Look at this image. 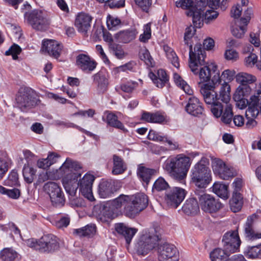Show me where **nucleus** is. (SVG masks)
<instances>
[{
	"label": "nucleus",
	"instance_id": "obj_52",
	"mask_svg": "<svg viewBox=\"0 0 261 261\" xmlns=\"http://www.w3.org/2000/svg\"><path fill=\"white\" fill-rule=\"evenodd\" d=\"M246 31V26L243 24H241L239 22V25L238 27L233 28L231 29L232 35L237 38H241Z\"/></svg>",
	"mask_w": 261,
	"mask_h": 261
},
{
	"label": "nucleus",
	"instance_id": "obj_35",
	"mask_svg": "<svg viewBox=\"0 0 261 261\" xmlns=\"http://www.w3.org/2000/svg\"><path fill=\"white\" fill-rule=\"evenodd\" d=\"M94 82L97 85L98 89L100 92H104L107 87L108 81L105 73L102 71L95 74L93 76Z\"/></svg>",
	"mask_w": 261,
	"mask_h": 261
},
{
	"label": "nucleus",
	"instance_id": "obj_60",
	"mask_svg": "<svg viewBox=\"0 0 261 261\" xmlns=\"http://www.w3.org/2000/svg\"><path fill=\"white\" fill-rule=\"evenodd\" d=\"M152 0H135V2L142 10L147 12L152 5Z\"/></svg>",
	"mask_w": 261,
	"mask_h": 261
},
{
	"label": "nucleus",
	"instance_id": "obj_22",
	"mask_svg": "<svg viewBox=\"0 0 261 261\" xmlns=\"http://www.w3.org/2000/svg\"><path fill=\"white\" fill-rule=\"evenodd\" d=\"M42 49L50 56L57 59L62 51V45L55 40L48 39L42 42Z\"/></svg>",
	"mask_w": 261,
	"mask_h": 261
},
{
	"label": "nucleus",
	"instance_id": "obj_24",
	"mask_svg": "<svg viewBox=\"0 0 261 261\" xmlns=\"http://www.w3.org/2000/svg\"><path fill=\"white\" fill-rule=\"evenodd\" d=\"M186 110L191 115L199 117L203 113V108L199 99L196 97L192 96L189 98Z\"/></svg>",
	"mask_w": 261,
	"mask_h": 261
},
{
	"label": "nucleus",
	"instance_id": "obj_38",
	"mask_svg": "<svg viewBox=\"0 0 261 261\" xmlns=\"http://www.w3.org/2000/svg\"><path fill=\"white\" fill-rule=\"evenodd\" d=\"M95 232L96 226L93 224H90L81 228L74 229L73 233L79 237H89L93 235Z\"/></svg>",
	"mask_w": 261,
	"mask_h": 261
},
{
	"label": "nucleus",
	"instance_id": "obj_15",
	"mask_svg": "<svg viewBox=\"0 0 261 261\" xmlns=\"http://www.w3.org/2000/svg\"><path fill=\"white\" fill-rule=\"evenodd\" d=\"M222 242L224 249L230 253L236 252L241 244V240L237 230L225 233L223 236Z\"/></svg>",
	"mask_w": 261,
	"mask_h": 261
},
{
	"label": "nucleus",
	"instance_id": "obj_16",
	"mask_svg": "<svg viewBox=\"0 0 261 261\" xmlns=\"http://www.w3.org/2000/svg\"><path fill=\"white\" fill-rule=\"evenodd\" d=\"M212 168L215 173L224 179L228 180L236 175V172L231 167H228L220 159H214L212 162Z\"/></svg>",
	"mask_w": 261,
	"mask_h": 261
},
{
	"label": "nucleus",
	"instance_id": "obj_62",
	"mask_svg": "<svg viewBox=\"0 0 261 261\" xmlns=\"http://www.w3.org/2000/svg\"><path fill=\"white\" fill-rule=\"evenodd\" d=\"M121 21L118 18L109 16L108 17L107 24L109 30H113L114 28L120 25Z\"/></svg>",
	"mask_w": 261,
	"mask_h": 261
},
{
	"label": "nucleus",
	"instance_id": "obj_45",
	"mask_svg": "<svg viewBox=\"0 0 261 261\" xmlns=\"http://www.w3.org/2000/svg\"><path fill=\"white\" fill-rule=\"evenodd\" d=\"M225 103L223 105L219 102H215V104L211 105V111L213 115L216 118L222 116V118L223 115L225 111Z\"/></svg>",
	"mask_w": 261,
	"mask_h": 261
},
{
	"label": "nucleus",
	"instance_id": "obj_41",
	"mask_svg": "<svg viewBox=\"0 0 261 261\" xmlns=\"http://www.w3.org/2000/svg\"><path fill=\"white\" fill-rule=\"evenodd\" d=\"M251 89L247 85L239 86L233 94V99H238L239 97L247 98L251 93Z\"/></svg>",
	"mask_w": 261,
	"mask_h": 261
},
{
	"label": "nucleus",
	"instance_id": "obj_23",
	"mask_svg": "<svg viewBox=\"0 0 261 261\" xmlns=\"http://www.w3.org/2000/svg\"><path fill=\"white\" fill-rule=\"evenodd\" d=\"M97 63L89 56L81 54L76 58V65L82 71L90 73L97 66Z\"/></svg>",
	"mask_w": 261,
	"mask_h": 261
},
{
	"label": "nucleus",
	"instance_id": "obj_63",
	"mask_svg": "<svg viewBox=\"0 0 261 261\" xmlns=\"http://www.w3.org/2000/svg\"><path fill=\"white\" fill-rule=\"evenodd\" d=\"M27 245L31 248H34L36 250L40 252V239L37 240L35 239L32 238L28 239L26 241Z\"/></svg>",
	"mask_w": 261,
	"mask_h": 261
},
{
	"label": "nucleus",
	"instance_id": "obj_5",
	"mask_svg": "<svg viewBox=\"0 0 261 261\" xmlns=\"http://www.w3.org/2000/svg\"><path fill=\"white\" fill-rule=\"evenodd\" d=\"M153 231H144L137 240L135 244L134 250L138 255H146L157 245L160 239Z\"/></svg>",
	"mask_w": 261,
	"mask_h": 261
},
{
	"label": "nucleus",
	"instance_id": "obj_4",
	"mask_svg": "<svg viewBox=\"0 0 261 261\" xmlns=\"http://www.w3.org/2000/svg\"><path fill=\"white\" fill-rule=\"evenodd\" d=\"M195 197L198 199L199 204L201 210L205 213H215L223 207L222 204L218 199L207 194L204 189H196Z\"/></svg>",
	"mask_w": 261,
	"mask_h": 261
},
{
	"label": "nucleus",
	"instance_id": "obj_7",
	"mask_svg": "<svg viewBox=\"0 0 261 261\" xmlns=\"http://www.w3.org/2000/svg\"><path fill=\"white\" fill-rule=\"evenodd\" d=\"M147 196L144 193L129 196L128 204L125 207V213L129 217H134L143 210L148 204Z\"/></svg>",
	"mask_w": 261,
	"mask_h": 261
},
{
	"label": "nucleus",
	"instance_id": "obj_54",
	"mask_svg": "<svg viewBox=\"0 0 261 261\" xmlns=\"http://www.w3.org/2000/svg\"><path fill=\"white\" fill-rule=\"evenodd\" d=\"M56 178L51 172H42L39 174L36 184L40 185L48 180Z\"/></svg>",
	"mask_w": 261,
	"mask_h": 261
},
{
	"label": "nucleus",
	"instance_id": "obj_11",
	"mask_svg": "<svg viewBox=\"0 0 261 261\" xmlns=\"http://www.w3.org/2000/svg\"><path fill=\"white\" fill-rule=\"evenodd\" d=\"M129 203V196L121 195L118 197L115 198L111 203L100 204L95 207V209L98 208L99 211V216H103L105 218H110L113 213L114 209H118L122 206L125 207Z\"/></svg>",
	"mask_w": 261,
	"mask_h": 261
},
{
	"label": "nucleus",
	"instance_id": "obj_61",
	"mask_svg": "<svg viewBox=\"0 0 261 261\" xmlns=\"http://www.w3.org/2000/svg\"><path fill=\"white\" fill-rule=\"evenodd\" d=\"M165 136H161L160 133L153 130H150L148 134V139L150 140L162 142Z\"/></svg>",
	"mask_w": 261,
	"mask_h": 261
},
{
	"label": "nucleus",
	"instance_id": "obj_36",
	"mask_svg": "<svg viewBox=\"0 0 261 261\" xmlns=\"http://www.w3.org/2000/svg\"><path fill=\"white\" fill-rule=\"evenodd\" d=\"M230 254L225 249L218 248L210 253V256L212 261H226Z\"/></svg>",
	"mask_w": 261,
	"mask_h": 261
},
{
	"label": "nucleus",
	"instance_id": "obj_53",
	"mask_svg": "<svg viewBox=\"0 0 261 261\" xmlns=\"http://www.w3.org/2000/svg\"><path fill=\"white\" fill-rule=\"evenodd\" d=\"M21 49L19 46L17 44H14L11 47L5 52V55L7 56L12 55L14 60H16L18 58V55L20 53Z\"/></svg>",
	"mask_w": 261,
	"mask_h": 261
},
{
	"label": "nucleus",
	"instance_id": "obj_25",
	"mask_svg": "<svg viewBox=\"0 0 261 261\" xmlns=\"http://www.w3.org/2000/svg\"><path fill=\"white\" fill-rule=\"evenodd\" d=\"M198 199L195 197V190L192 197L188 199L182 207L183 212L187 215H194L199 211Z\"/></svg>",
	"mask_w": 261,
	"mask_h": 261
},
{
	"label": "nucleus",
	"instance_id": "obj_20",
	"mask_svg": "<svg viewBox=\"0 0 261 261\" xmlns=\"http://www.w3.org/2000/svg\"><path fill=\"white\" fill-rule=\"evenodd\" d=\"M59 248V242L56 236L49 234L40 238V252L51 253Z\"/></svg>",
	"mask_w": 261,
	"mask_h": 261
},
{
	"label": "nucleus",
	"instance_id": "obj_43",
	"mask_svg": "<svg viewBox=\"0 0 261 261\" xmlns=\"http://www.w3.org/2000/svg\"><path fill=\"white\" fill-rule=\"evenodd\" d=\"M17 257V252L10 248H4L0 252V258L4 261H13Z\"/></svg>",
	"mask_w": 261,
	"mask_h": 261
},
{
	"label": "nucleus",
	"instance_id": "obj_42",
	"mask_svg": "<svg viewBox=\"0 0 261 261\" xmlns=\"http://www.w3.org/2000/svg\"><path fill=\"white\" fill-rule=\"evenodd\" d=\"M236 79L238 83L242 84V85H244L255 82L256 77L247 73L241 72L236 75Z\"/></svg>",
	"mask_w": 261,
	"mask_h": 261
},
{
	"label": "nucleus",
	"instance_id": "obj_49",
	"mask_svg": "<svg viewBox=\"0 0 261 261\" xmlns=\"http://www.w3.org/2000/svg\"><path fill=\"white\" fill-rule=\"evenodd\" d=\"M109 48L112 53L118 59H122L124 56V51L121 47L115 43H111L109 45Z\"/></svg>",
	"mask_w": 261,
	"mask_h": 261
},
{
	"label": "nucleus",
	"instance_id": "obj_58",
	"mask_svg": "<svg viewBox=\"0 0 261 261\" xmlns=\"http://www.w3.org/2000/svg\"><path fill=\"white\" fill-rule=\"evenodd\" d=\"M243 9L244 11L243 17L240 19V22L241 24H243L245 26H247L251 18L252 11L251 8H247L246 9L245 8Z\"/></svg>",
	"mask_w": 261,
	"mask_h": 261
},
{
	"label": "nucleus",
	"instance_id": "obj_56",
	"mask_svg": "<svg viewBox=\"0 0 261 261\" xmlns=\"http://www.w3.org/2000/svg\"><path fill=\"white\" fill-rule=\"evenodd\" d=\"M167 57L169 60L171 61L172 65L176 68L179 67V63L178 58L176 53L171 49L169 48L167 53Z\"/></svg>",
	"mask_w": 261,
	"mask_h": 261
},
{
	"label": "nucleus",
	"instance_id": "obj_44",
	"mask_svg": "<svg viewBox=\"0 0 261 261\" xmlns=\"http://www.w3.org/2000/svg\"><path fill=\"white\" fill-rule=\"evenodd\" d=\"M23 176L24 180L29 183H32L35 176L36 170L30 165L24 164L22 170Z\"/></svg>",
	"mask_w": 261,
	"mask_h": 261
},
{
	"label": "nucleus",
	"instance_id": "obj_19",
	"mask_svg": "<svg viewBox=\"0 0 261 261\" xmlns=\"http://www.w3.org/2000/svg\"><path fill=\"white\" fill-rule=\"evenodd\" d=\"M92 18L91 16L85 13L78 14L74 22L75 27L78 32L85 36H88L91 29Z\"/></svg>",
	"mask_w": 261,
	"mask_h": 261
},
{
	"label": "nucleus",
	"instance_id": "obj_10",
	"mask_svg": "<svg viewBox=\"0 0 261 261\" xmlns=\"http://www.w3.org/2000/svg\"><path fill=\"white\" fill-rule=\"evenodd\" d=\"M261 114V93H258L257 95H252L250 97L249 108L246 111V117L247 121L246 125L248 128H252L257 125L254 118Z\"/></svg>",
	"mask_w": 261,
	"mask_h": 261
},
{
	"label": "nucleus",
	"instance_id": "obj_50",
	"mask_svg": "<svg viewBox=\"0 0 261 261\" xmlns=\"http://www.w3.org/2000/svg\"><path fill=\"white\" fill-rule=\"evenodd\" d=\"M144 32L139 37V40L142 42H146L151 37L150 24L147 23L144 26Z\"/></svg>",
	"mask_w": 261,
	"mask_h": 261
},
{
	"label": "nucleus",
	"instance_id": "obj_51",
	"mask_svg": "<svg viewBox=\"0 0 261 261\" xmlns=\"http://www.w3.org/2000/svg\"><path fill=\"white\" fill-rule=\"evenodd\" d=\"M138 86V83L135 81H128L126 83L122 84L120 86V89L124 92H132Z\"/></svg>",
	"mask_w": 261,
	"mask_h": 261
},
{
	"label": "nucleus",
	"instance_id": "obj_6",
	"mask_svg": "<svg viewBox=\"0 0 261 261\" xmlns=\"http://www.w3.org/2000/svg\"><path fill=\"white\" fill-rule=\"evenodd\" d=\"M15 99L16 107L22 112H27L39 101L36 98L34 91L29 87H21Z\"/></svg>",
	"mask_w": 261,
	"mask_h": 261
},
{
	"label": "nucleus",
	"instance_id": "obj_30",
	"mask_svg": "<svg viewBox=\"0 0 261 261\" xmlns=\"http://www.w3.org/2000/svg\"><path fill=\"white\" fill-rule=\"evenodd\" d=\"M245 236L249 240H254L261 238V232H255L254 223L251 217L248 218L244 226Z\"/></svg>",
	"mask_w": 261,
	"mask_h": 261
},
{
	"label": "nucleus",
	"instance_id": "obj_17",
	"mask_svg": "<svg viewBox=\"0 0 261 261\" xmlns=\"http://www.w3.org/2000/svg\"><path fill=\"white\" fill-rule=\"evenodd\" d=\"M95 177L90 174H85L78 183L79 188L81 194L91 201L95 200L92 192L93 182Z\"/></svg>",
	"mask_w": 261,
	"mask_h": 261
},
{
	"label": "nucleus",
	"instance_id": "obj_48",
	"mask_svg": "<svg viewBox=\"0 0 261 261\" xmlns=\"http://www.w3.org/2000/svg\"><path fill=\"white\" fill-rule=\"evenodd\" d=\"M261 254V244L250 247L246 252V255L250 258H255Z\"/></svg>",
	"mask_w": 261,
	"mask_h": 261
},
{
	"label": "nucleus",
	"instance_id": "obj_1",
	"mask_svg": "<svg viewBox=\"0 0 261 261\" xmlns=\"http://www.w3.org/2000/svg\"><path fill=\"white\" fill-rule=\"evenodd\" d=\"M189 48V66L194 74H198L200 80L198 84L200 87L201 83L206 82L210 80L212 74L210 67L212 66L211 65L210 66L205 64V56L200 43L196 44L193 49L192 45H190Z\"/></svg>",
	"mask_w": 261,
	"mask_h": 261
},
{
	"label": "nucleus",
	"instance_id": "obj_18",
	"mask_svg": "<svg viewBox=\"0 0 261 261\" xmlns=\"http://www.w3.org/2000/svg\"><path fill=\"white\" fill-rule=\"evenodd\" d=\"M186 195L185 189L174 187L166 192L165 199L169 205L176 208L184 199Z\"/></svg>",
	"mask_w": 261,
	"mask_h": 261
},
{
	"label": "nucleus",
	"instance_id": "obj_59",
	"mask_svg": "<svg viewBox=\"0 0 261 261\" xmlns=\"http://www.w3.org/2000/svg\"><path fill=\"white\" fill-rule=\"evenodd\" d=\"M211 66H212V70L213 73L214 75L213 76L212 78V84H210L211 85H215L216 87L217 84H219L221 81V77H220L219 72L217 71V67L216 65L214 64H212Z\"/></svg>",
	"mask_w": 261,
	"mask_h": 261
},
{
	"label": "nucleus",
	"instance_id": "obj_28",
	"mask_svg": "<svg viewBox=\"0 0 261 261\" xmlns=\"http://www.w3.org/2000/svg\"><path fill=\"white\" fill-rule=\"evenodd\" d=\"M115 188L113 182L105 180L100 182L98 193L101 198H108L113 194Z\"/></svg>",
	"mask_w": 261,
	"mask_h": 261
},
{
	"label": "nucleus",
	"instance_id": "obj_9",
	"mask_svg": "<svg viewBox=\"0 0 261 261\" xmlns=\"http://www.w3.org/2000/svg\"><path fill=\"white\" fill-rule=\"evenodd\" d=\"M230 89V86L228 82L225 81L221 84L219 91V99H220L222 101L225 103V111L222 116V121L226 124H229L231 122L233 116L232 106L229 103Z\"/></svg>",
	"mask_w": 261,
	"mask_h": 261
},
{
	"label": "nucleus",
	"instance_id": "obj_40",
	"mask_svg": "<svg viewBox=\"0 0 261 261\" xmlns=\"http://www.w3.org/2000/svg\"><path fill=\"white\" fill-rule=\"evenodd\" d=\"M139 56L140 60L144 61L148 67L153 66V59L150 56L149 50L146 48H141L139 51Z\"/></svg>",
	"mask_w": 261,
	"mask_h": 261
},
{
	"label": "nucleus",
	"instance_id": "obj_37",
	"mask_svg": "<svg viewBox=\"0 0 261 261\" xmlns=\"http://www.w3.org/2000/svg\"><path fill=\"white\" fill-rule=\"evenodd\" d=\"M229 204L230 209L233 212H238L241 209L243 201L240 193L237 192L233 193L232 197L229 201Z\"/></svg>",
	"mask_w": 261,
	"mask_h": 261
},
{
	"label": "nucleus",
	"instance_id": "obj_29",
	"mask_svg": "<svg viewBox=\"0 0 261 261\" xmlns=\"http://www.w3.org/2000/svg\"><path fill=\"white\" fill-rule=\"evenodd\" d=\"M149 75L153 83L158 88H163L169 80L166 71L163 69H159L156 74L150 72Z\"/></svg>",
	"mask_w": 261,
	"mask_h": 261
},
{
	"label": "nucleus",
	"instance_id": "obj_34",
	"mask_svg": "<svg viewBox=\"0 0 261 261\" xmlns=\"http://www.w3.org/2000/svg\"><path fill=\"white\" fill-rule=\"evenodd\" d=\"M212 191L221 198L226 199L229 197L228 186L222 182H215L212 187Z\"/></svg>",
	"mask_w": 261,
	"mask_h": 261
},
{
	"label": "nucleus",
	"instance_id": "obj_12",
	"mask_svg": "<svg viewBox=\"0 0 261 261\" xmlns=\"http://www.w3.org/2000/svg\"><path fill=\"white\" fill-rule=\"evenodd\" d=\"M81 168L79 163L70 158H67L64 163L57 170V178L64 177L68 180L77 178L80 174L74 173L75 171Z\"/></svg>",
	"mask_w": 261,
	"mask_h": 261
},
{
	"label": "nucleus",
	"instance_id": "obj_13",
	"mask_svg": "<svg viewBox=\"0 0 261 261\" xmlns=\"http://www.w3.org/2000/svg\"><path fill=\"white\" fill-rule=\"evenodd\" d=\"M43 190L49 196L52 204L56 206H62L65 199L63 192L59 185L53 181L46 182L43 186Z\"/></svg>",
	"mask_w": 261,
	"mask_h": 261
},
{
	"label": "nucleus",
	"instance_id": "obj_39",
	"mask_svg": "<svg viewBox=\"0 0 261 261\" xmlns=\"http://www.w3.org/2000/svg\"><path fill=\"white\" fill-rule=\"evenodd\" d=\"M107 122L111 126L122 130L123 132L126 130L123 124L118 120L117 116L112 113H109L107 116Z\"/></svg>",
	"mask_w": 261,
	"mask_h": 261
},
{
	"label": "nucleus",
	"instance_id": "obj_47",
	"mask_svg": "<svg viewBox=\"0 0 261 261\" xmlns=\"http://www.w3.org/2000/svg\"><path fill=\"white\" fill-rule=\"evenodd\" d=\"M176 6L186 9L187 11L195 10L197 7L194 5L192 0H180L176 2Z\"/></svg>",
	"mask_w": 261,
	"mask_h": 261
},
{
	"label": "nucleus",
	"instance_id": "obj_3",
	"mask_svg": "<svg viewBox=\"0 0 261 261\" xmlns=\"http://www.w3.org/2000/svg\"><path fill=\"white\" fill-rule=\"evenodd\" d=\"M201 159L192 169L191 180L197 189H204L212 180L211 171Z\"/></svg>",
	"mask_w": 261,
	"mask_h": 261
},
{
	"label": "nucleus",
	"instance_id": "obj_57",
	"mask_svg": "<svg viewBox=\"0 0 261 261\" xmlns=\"http://www.w3.org/2000/svg\"><path fill=\"white\" fill-rule=\"evenodd\" d=\"M257 56L253 53H250L244 60L245 65L248 67H252L257 63Z\"/></svg>",
	"mask_w": 261,
	"mask_h": 261
},
{
	"label": "nucleus",
	"instance_id": "obj_2",
	"mask_svg": "<svg viewBox=\"0 0 261 261\" xmlns=\"http://www.w3.org/2000/svg\"><path fill=\"white\" fill-rule=\"evenodd\" d=\"M190 159L180 154L168 159L164 163V168L169 176L175 180L182 182L190 167Z\"/></svg>",
	"mask_w": 261,
	"mask_h": 261
},
{
	"label": "nucleus",
	"instance_id": "obj_26",
	"mask_svg": "<svg viewBox=\"0 0 261 261\" xmlns=\"http://www.w3.org/2000/svg\"><path fill=\"white\" fill-rule=\"evenodd\" d=\"M138 34L135 28L119 31L114 35V38L117 41L122 43H128L134 40Z\"/></svg>",
	"mask_w": 261,
	"mask_h": 261
},
{
	"label": "nucleus",
	"instance_id": "obj_8",
	"mask_svg": "<svg viewBox=\"0 0 261 261\" xmlns=\"http://www.w3.org/2000/svg\"><path fill=\"white\" fill-rule=\"evenodd\" d=\"M24 18L32 27L37 31H44L47 29L49 21L46 14L41 10H34L24 14Z\"/></svg>",
	"mask_w": 261,
	"mask_h": 261
},
{
	"label": "nucleus",
	"instance_id": "obj_33",
	"mask_svg": "<svg viewBox=\"0 0 261 261\" xmlns=\"http://www.w3.org/2000/svg\"><path fill=\"white\" fill-rule=\"evenodd\" d=\"M186 14L192 17L193 24L194 27L200 28L203 25V11L201 9L196 8L195 10L187 11Z\"/></svg>",
	"mask_w": 261,
	"mask_h": 261
},
{
	"label": "nucleus",
	"instance_id": "obj_31",
	"mask_svg": "<svg viewBox=\"0 0 261 261\" xmlns=\"http://www.w3.org/2000/svg\"><path fill=\"white\" fill-rule=\"evenodd\" d=\"M156 172L155 170L147 168L142 165H139L137 169L138 176L146 185L149 184L150 179L155 175Z\"/></svg>",
	"mask_w": 261,
	"mask_h": 261
},
{
	"label": "nucleus",
	"instance_id": "obj_27",
	"mask_svg": "<svg viewBox=\"0 0 261 261\" xmlns=\"http://www.w3.org/2000/svg\"><path fill=\"white\" fill-rule=\"evenodd\" d=\"M115 229L118 233L123 236L127 245L130 244L133 238L137 231V229L129 227L123 223L116 224Z\"/></svg>",
	"mask_w": 261,
	"mask_h": 261
},
{
	"label": "nucleus",
	"instance_id": "obj_14",
	"mask_svg": "<svg viewBox=\"0 0 261 261\" xmlns=\"http://www.w3.org/2000/svg\"><path fill=\"white\" fill-rule=\"evenodd\" d=\"M157 253L159 261H178V251L172 244H164L158 245Z\"/></svg>",
	"mask_w": 261,
	"mask_h": 261
},
{
	"label": "nucleus",
	"instance_id": "obj_21",
	"mask_svg": "<svg viewBox=\"0 0 261 261\" xmlns=\"http://www.w3.org/2000/svg\"><path fill=\"white\" fill-rule=\"evenodd\" d=\"M215 89V85H211L210 84H202L200 86V92L206 104L211 105L218 102L219 98Z\"/></svg>",
	"mask_w": 261,
	"mask_h": 261
},
{
	"label": "nucleus",
	"instance_id": "obj_32",
	"mask_svg": "<svg viewBox=\"0 0 261 261\" xmlns=\"http://www.w3.org/2000/svg\"><path fill=\"white\" fill-rule=\"evenodd\" d=\"M113 167L112 173L114 175L121 174L127 169V165L123 159L116 154L113 156Z\"/></svg>",
	"mask_w": 261,
	"mask_h": 261
},
{
	"label": "nucleus",
	"instance_id": "obj_46",
	"mask_svg": "<svg viewBox=\"0 0 261 261\" xmlns=\"http://www.w3.org/2000/svg\"><path fill=\"white\" fill-rule=\"evenodd\" d=\"M167 182L162 177L158 178L154 182L152 191L159 192L166 190L169 187Z\"/></svg>",
	"mask_w": 261,
	"mask_h": 261
},
{
	"label": "nucleus",
	"instance_id": "obj_55",
	"mask_svg": "<svg viewBox=\"0 0 261 261\" xmlns=\"http://www.w3.org/2000/svg\"><path fill=\"white\" fill-rule=\"evenodd\" d=\"M8 170V165L5 155L0 153V179L2 178Z\"/></svg>",
	"mask_w": 261,
	"mask_h": 261
},
{
	"label": "nucleus",
	"instance_id": "obj_64",
	"mask_svg": "<svg viewBox=\"0 0 261 261\" xmlns=\"http://www.w3.org/2000/svg\"><path fill=\"white\" fill-rule=\"evenodd\" d=\"M224 56L226 60L232 61H236L239 57L238 53L235 50L232 49L226 50Z\"/></svg>",
	"mask_w": 261,
	"mask_h": 261
}]
</instances>
